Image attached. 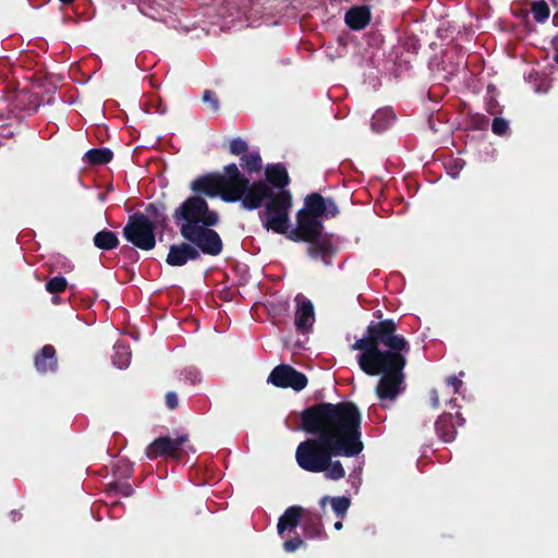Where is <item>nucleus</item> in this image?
<instances>
[{
	"instance_id": "6ab92c4d",
	"label": "nucleus",
	"mask_w": 558,
	"mask_h": 558,
	"mask_svg": "<svg viewBox=\"0 0 558 558\" xmlns=\"http://www.w3.org/2000/svg\"><path fill=\"white\" fill-rule=\"evenodd\" d=\"M396 120L395 112L391 108L378 109L372 117L371 126L377 132L386 131Z\"/></svg>"
},
{
	"instance_id": "2eb2a0df",
	"label": "nucleus",
	"mask_w": 558,
	"mask_h": 558,
	"mask_svg": "<svg viewBox=\"0 0 558 558\" xmlns=\"http://www.w3.org/2000/svg\"><path fill=\"white\" fill-rule=\"evenodd\" d=\"M344 22L349 28L361 31L371 22V11L366 5L351 8L344 16Z\"/></svg>"
},
{
	"instance_id": "2f4dec72",
	"label": "nucleus",
	"mask_w": 558,
	"mask_h": 558,
	"mask_svg": "<svg viewBox=\"0 0 558 558\" xmlns=\"http://www.w3.org/2000/svg\"><path fill=\"white\" fill-rule=\"evenodd\" d=\"M304 545H305L304 541L300 536H295V537L284 541L282 547H283L284 551L293 553Z\"/></svg>"
},
{
	"instance_id": "aec40b11",
	"label": "nucleus",
	"mask_w": 558,
	"mask_h": 558,
	"mask_svg": "<svg viewBox=\"0 0 558 558\" xmlns=\"http://www.w3.org/2000/svg\"><path fill=\"white\" fill-rule=\"evenodd\" d=\"M94 245L102 251H111L119 245L118 235L110 230L104 229L97 232L93 239Z\"/></svg>"
},
{
	"instance_id": "a211bd4d",
	"label": "nucleus",
	"mask_w": 558,
	"mask_h": 558,
	"mask_svg": "<svg viewBox=\"0 0 558 558\" xmlns=\"http://www.w3.org/2000/svg\"><path fill=\"white\" fill-rule=\"evenodd\" d=\"M167 207L162 202L150 203L145 208V215L154 222L155 229H165L168 225Z\"/></svg>"
},
{
	"instance_id": "72a5a7b5",
	"label": "nucleus",
	"mask_w": 558,
	"mask_h": 558,
	"mask_svg": "<svg viewBox=\"0 0 558 558\" xmlns=\"http://www.w3.org/2000/svg\"><path fill=\"white\" fill-rule=\"evenodd\" d=\"M428 398H429L430 405L434 409H438L440 405V400H439V393H438L437 389H432L428 392Z\"/></svg>"
},
{
	"instance_id": "b1692460",
	"label": "nucleus",
	"mask_w": 558,
	"mask_h": 558,
	"mask_svg": "<svg viewBox=\"0 0 558 558\" xmlns=\"http://www.w3.org/2000/svg\"><path fill=\"white\" fill-rule=\"evenodd\" d=\"M112 363L120 369L126 368L131 362V351L128 345L116 344Z\"/></svg>"
},
{
	"instance_id": "1a4fd4ad",
	"label": "nucleus",
	"mask_w": 558,
	"mask_h": 558,
	"mask_svg": "<svg viewBox=\"0 0 558 558\" xmlns=\"http://www.w3.org/2000/svg\"><path fill=\"white\" fill-rule=\"evenodd\" d=\"M189 441V435L183 434L177 438L161 436L150 442L146 449L145 454L149 460H155L159 457H170L173 460H181L183 457L182 446Z\"/></svg>"
},
{
	"instance_id": "dca6fc26",
	"label": "nucleus",
	"mask_w": 558,
	"mask_h": 558,
	"mask_svg": "<svg viewBox=\"0 0 558 558\" xmlns=\"http://www.w3.org/2000/svg\"><path fill=\"white\" fill-rule=\"evenodd\" d=\"M302 527L307 538L327 537L322 518L317 513H312L305 510L304 517L302 519Z\"/></svg>"
},
{
	"instance_id": "c9c22d12",
	"label": "nucleus",
	"mask_w": 558,
	"mask_h": 558,
	"mask_svg": "<svg viewBox=\"0 0 558 558\" xmlns=\"http://www.w3.org/2000/svg\"><path fill=\"white\" fill-rule=\"evenodd\" d=\"M10 519L12 522H16L22 518V513L17 510H12L10 513Z\"/></svg>"
},
{
	"instance_id": "f03ea898",
	"label": "nucleus",
	"mask_w": 558,
	"mask_h": 558,
	"mask_svg": "<svg viewBox=\"0 0 558 558\" xmlns=\"http://www.w3.org/2000/svg\"><path fill=\"white\" fill-rule=\"evenodd\" d=\"M172 217L184 241L170 245L166 257L169 266L182 267L189 262L201 259L202 254H221L222 239L213 229L219 222V214L211 210L208 203L197 197H187L174 209Z\"/></svg>"
},
{
	"instance_id": "c756f323",
	"label": "nucleus",
	"mask_w": 558,
	"mask_h": 558,
	"mask_svg": "<svg viewBox=\"0 0 558 558\" xmlns=\"http://www.w3.org/2000/svg\"><path fill=\"white\" fill-rule=\"evenodd\" d=\"M509 129V124H508V121L505 120L504 118H500V117H496L494 118L493 120V123H492V131L494 134L496 135H505L507 133Z\"/></svg>"
},
{
	"instance_id": "ea45409f",
	"label": "nucleus",
	"mask_w": 558,
	"mask_h": 558,
	"mask_svg": "<svg viewBox=\"0 0 558 558\" xmlns=\"http://www.w3.org/2000/svg\"><path fill=\"white\" fill-rule=\"evenodd\" d=\"M60 2H62L63 4H70L72 3L74 0H59Z\"/></svg>"
},
{
	"instance_id": "0eeeda50",
	"label": "nucleus",
	"mask_w": 558,
	"mask_h": 558,
	"mask_svg": "<svg viewBox=\"0 0 558 558\" xmlns=\"http://www.w3.org/2000/svg\"><path fill=\"white\" fill-rule=\"evenodd\" d=\"M408 361L360 365L369 376L381 375L376 385V395L380 401H395L405 390L404 367Z\"/></svg>"
},
{
	"instance_id": "7c9ffc66",
	"label": "nucleus",
	"mask_w": 558,
	"mask_h": 558,
	"mask_svg": "<svg viewBox=\"0 0 558 558\" xmlns=\"http://www.w3.org/2000/svg\"><path fill=\"white\" fill-rule=\"evenodd\" d=\"M111 489L117 494V495H120V496H123V497H130L133 495L134 493V489L132 487V485L128 482H123V483H113L111 485Z\"/></svg>"
},
{
	"instance_id": "ddd939ff",
	"label": "nucleus",
	"mask_w": 558,
	"mask_h": 558,
	"mask_svg": "<svg viewBox=\"0 0 558 558\" xmlns=\"http://www.w3.org/2000/svg\"><path fill=\"white\" fill-rule=\"evenodd\" d=\"M305 509L301 506H291L286 509L277 524L278 534L283 537L286 531H294L301 523Z\"/></svg>"
},
{
	"instance_id": "9d476101",
	"label": "nucleus",
	"mask_w": 558,
	"mask_h": 558,
	"mask_svg": "<svg viewBox=\"0 0 558 558\" xmlns=\"http://www.w3.org/2000/svg\"><path fill=\"white\" fill-rule=\"evenodd\" d=\"M267 381L278 388H291L301 391L307 386V377L288 364L276 366L269 374Z\"/></svg>"
},
{
	"instance_id": "6e6552de",
	"label": "nucleus",
	"mask_w": 558,
	"mask_h": 558,
	"mask_svg": "<svg viewBox=\"0 0 558 558\" xmlns=\"http://www.w3.org/2000/svg\"><path fill=\"white\" fill-rule=\"evenodd\" d=\"M156 229L154 222L141 211L129 216L122 234L134 247L142 251H151L156 246Z\"/></svg>"
},
{
	"instance_id": "bb28decb",
	"label": "nucleus",
	"mask_w": 558,
	"mask_h": 558,
	"mask_svg": "<svg viewBox=\"0 0 558 558\" xmlns=\"http://www.w3.org/2000/svg\"><path fill=\"white\" fill-rule=\"evenodd\" d=\"M68 287V281L63 276L50 278L46 283V290L51 294L63 292Z\"/></svg>"
},
{
	"instance_id": "f3484780",
	"label": "nucleus",
	"mask_w": 558,
	"mask_h": 558,
	"mask_svg": "<svg viewBox=\"0 0 558 558\" xmlns=\"http://www.w3.org/2000/svg\"><path fill=\"white\" fill-rule=\"evenodd\" d=\"M435 430L438 437L445 442L454 440L457 430L451 414H442L435 423Z\"/></svg>"
},
{
	"instance_id": "4468645a",
	"label": "nucleus",
	"mask_w": 558,
	"mask_h": 558,
	"mask_svg": "<svg viewBox=\"0 0 558 558\" xmlns=\"http://www.w3.org/2000/svg\"><path fill=\"white\" fill-rule=\"evenodd\" d=\"M34 364L39 373L54 372L58 367L57 352L53 345L46 344L35 355Z\"/></svg>"
},
{
	"instance_id": "58836bf2",
	"label": "nucleus",
	"mask_w": 558,
	"mask_h": 558,
	"mask_svg": "<svg viewBox=\"0 0 558 558\" xmlns=\"http://www.w3.org/2000/svg\"><path fill=\"white\" fill-rule=\"evenodd\" d=\"M342 519H340L339 521H337L335 524H333V527L337 530V531H340L342 527H343V523L341 521Z\"/></svg>"
},
{
	"instance_id": "7ed1b4c3",
	"label": "nucleus",
	"mask_w": 558,
	"mask_h": 558,
	"mask_svg": "<svg viewBox=\"0 0 558 558\" xmlns=\"http://www.w3.org/2000/svg\"><path fill=\"white\" fill-rule=\"evenodd\" d=\"M340 210L331 197H324L314 192L305 196L304 206L296 213V227L290 230L288 239L293 242H306L311 245L307 254L313 259H322L325 265L331 264L336 248L329 239L323 238L324 225L322 219H331Z\"/></svg>"
},
{
	"instance_id": "4be33fe9",
	"label": "nucleus",
	"mask_w": 558,
	"mask_h": 558,
	"mask_svg": "<svg viewBox=\"0 0 558 558\" xmlns=\"http://www.w3.org/2000/svg\"><path fill=\"white\" fill-rule=\"evenodd\" d=\"M113 153L109 148H93L86 151L85 160L88 165L100 166L110 162Z\"/></svg>"
},
{
	"instance_id": "cd10ccee",
	"label": "nucleus",
	"mask_w": 558,
	"mask_h": 558,
	"mask_svg": "<svg viewBox=\"0 0 558 558\" xmlns=\"http://www.w3.org/2000/svg\"><path fill=\"white\" fill-rule=\"evenodd\" d=\"M247 148V143L241 137L233 138L229 145L230 154L234 156H242L246 154Z\"/></svg>"
},
{
	"instance_id": "5701e85b",
	"label": "nucleus",
	"mask_w": 558,
	"mask_h": 558,
	"mask_svg": "<svg viewBox=\"0 0 558 558\" xmlns=\"http://www.w3.org/2000/svg\"><path fill=\"white\" fill-rule=\"evenodd\" d=\"M240 166L248 173H257L263 168V160L258 153L251 151L241 156Z\"/></svg>"
},
{
	"instance_id": "393cba45",
	"label": "nucleus",
	"mask_w": 558,
	"mask_h": 558,
	"mask_svg": "<svg viewBox=\"0 0 558 558\" xmlns=\"http://www.w3.org/2000/svg\"><path fill=\"white\" fill-rule=\"evenodd\" d=\"M335 457H329V465L322 473L330 481H339L345 477V470L339 460H333Z\"/></svg>"
},
{
	"instance_id": "c85d7f7f",
	"label": "nucleus",
	"mask_w": 558,
	"mask_h": 558,
	"mask_svg": "<svg viewBox=\"0 0 558 558\" xmlns=\"http://www.w3.org/2000/svg\"><path fill=\"white\" fill-rule=\"evenodd\" d=\"M202 99L204 102L208 104L213 112H218L220 109L219 99L217 94L210 89H205L203 92Z\"/></svg>"
},
{
	"instance_id": "a878e982",
	"label": "nucleus",
	"mask_w": 558,
	"mask_h": 558,
	"mask_svg": "<svg viewBox=\"0 0 558 558\" xmlns=\"http://www.w3.org/2000/svg\"><path fill=\"white\" fill-rule=\"evenodd\" d=\"M532 14L536 22H544L549 16V7L544 0H537L532 3Z\"/></svg>"
},
{
	"instance_id": "e433bc0d",
	"label": "nucleus",
	"mask_w": 558,
	"mask_h": 558,
	"mask_svg": "<svg viewBox=\"0 0 558 558\" xmlns=\"http://www.w3.org/2000/svg\"><path fill=\"white\" fill-rule=\"evenodd\" d=\"M462 63H463L462 61H459V62L452 64L451 70L449 71V74L454 75L459 71Z\"/></svg>"
},
{
	"instance_id": "473e14b6",
	"label": "nucleus",
	"mask_w": 558,
	"mask_h": 558,
	"mask_svg": "<svg viewBox=\"0 0 558 558\" xmlns=\"http://www.w3.org/2000/svg\"><path fill=\"white\" fill-rule=\"evenodd\" d=\"M165 400L169 410H175L179 407V398L174 391L167 392Z\"/></svg>"
},
{
	"instance_id": "9b49d317",
	"label": "nucleus",
	"mask_w": 558,
	"mask_h": 558,
	"mask_svg": "<svg viewBox=\"0 0 558 558\" xmlns=\"http://www.w3.org/2000/svg\"><path fill=\"white\" fill-rule=\"evenodd\" d=\"M296 310L294 314L295 329L300 333H308L315 323L314 305L303 294L295 296Z\"/></svg>"
},
{
	"instance_id": "412c9836",
	"label": "nucleus",
	"mask_w": 558,
	"mask_h": 558,
	"mask_svg": "<svg viewBox=\"0 0 558 558\" xmlns=\"http://www.w3.org/2000/svg\"><path fill=\"white\" fill-rule=\"evenodd\" d=\"M327 501L330 502L333 512L336 513V515L339 519L345 518L347 512L351 505L350 498H348L345 496H340V497L325 496L320 499L319 504L322 507H324Z\"/></svg>"
},
{
	"instance_id": "4c0bfd02",
	"label": "nucleus",
	"mask_w": 558,
	"mask_h": 558,
	"mask_svg": "<svg viewBox=\"0 0 558 558\" xmlns=\"http://www.w3.org/2000/svg\"><path fill=\"white\" fill-rule=\"evenodd\" d=\"M121 253L122 254H134V255H137V253L132 247H129L128 245H124V246L121 247Z\"/></svg>"
},
{
	"instance_id": "20e7f679",
	"label": "nucleus",
	"mask_w": 558,
	"mask_h": 558,
	"mask_svg": "<svg viewBox=\"0 0 558 558\" xmlns=\"http://www.w3.org/2000/svg\"><path fill=\"white\" fill-rule=\"evenodd\" d=\"M397 331L398 324L391 318L371 322L365 336L351 344V350L361 351L357 355L359 366L408 361L410 343Z\"/></svg>"
},
{
	"instance_id": "f8f14e48",
	"label": "nucleus",
	"mask_w": 558,
	"mask_h": 558,
	"mask_svg": "<svg viewBox=\"0 0 558 558\" xmlns=\"http://www.w3.org/2000/svg\"><path fill=\"white\" fill-rule=\"evenodd\" d=\"M265 181L272 190L288 191L286 187L290 184V177L286 167L278 162L267 165L265 169Z\"/></svg>"
},
{
	"instance_id": "f704fd0d",
	"label": "nucleus",
	"mask_w": 558,
	"mask_h": 558,
	"mask_svg": "<svg viewBox=\"0 0 558 558\" xmlns=\"http://www.w3.org/2000/svg\"><path fill=\"white\" fill-rule=\"evenodd\" d=\"M462 380L457 378L456 376H451L447 378V385L453 388V392L458 393L460 387L462 386Z\"/></svg>"
},
{
	"instance_id": "423d86ee",
	"label": "nucleus",
	"mask_w": 558,
	"mask_h": 558,
	"mask_svg": "<svg viewBox=\"0 0 558 558\" xmlns=\"http://www.w3.org/2000/svg\"><path fill=\"white\" fill-rule=\"evenodd\" d=\"M250 179L242 173L235 163L223 167V172H209L197 177L190 184L194 195L206 202L205 197H220L226 203L242 202Z\"/></svg>"
},
{
	"instance_id": "39448f33",
	"label": "nucleus",
	"mask_w": 558,
	"mask_h": 558,
	"mask_svg": "<svg viewBox=\"0 0 558 558\" xmlns=\"http://www.w3.org/2000/svg\"><path fill=\"white\" fill-rule=\"evenodd\" d=\"M292 193L290 191L274 192L272 189L263 180L248 182L246 191L241 202V206L246 210L258 209L264 202L265 209L259 213L263 227L278 234H284L288 238L290 230V209L292 207Z\"/></svg>"
},
{
	"instance_id": "f257e3e1",
	"label": "nucleus",
	"mask_w": 558,
	"mask_h": 558,
	"mask_svg": "<svg viewBox=\"0 0 558 558\" xmlns=\"http://www.w3.org/2000/svg\"><path fill=\"white\" fill-rule=\"evenodd\" d=\"M302 429L314 436L299 444L298 465L311 473H322L329 457H357L364 450L362 413L352 401L318 402L300 414Z\"/></svg>"
}]
</instances>
